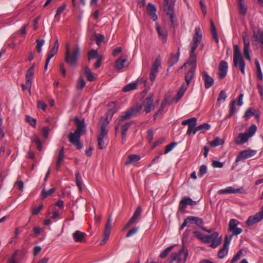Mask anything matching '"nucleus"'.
Masks as SVG:
<instances>
[{
  "label": "nucleus",
  "instance_id": "1",
  "mask_svg": "<svg viewBox=\"0 0 263 263\" xmlns=\"http://www.w3.org/2000/svg\"><path fill=\"white\" fill-rule=\"evenodd\" d=\"M153 97V94L150 95L143 101L141 104H137L126 112H123L119 121H125L137 116L141 111L143 106L144 107V111L146 113L151 112L152 108H154Z\"/></svg>",
  "mask_w": 263,
  "mask_h": 263
},
{
  "label": "nucleus",
  "instance_id": "2",
  "mask_svg": "<svg viewBox=\"0 0 263 263\" xmlns=\"http://www.w3.org/2000/svg\"><path fill=\"white\" fill-rule=\"evenodd\" d=\"M200 31L201 30L199 27L196 28L195 33L193 39V43L191 44L190 58L189 62H188V64L189 63L191 65V68L194 67V70L196 69V57L194 54V52L202 40V34L200 33Z\"/></svg>",
  "mask_w": 263,
  "mask_h": 263
},
{
  "label": "nucleus",
  "instance_id": "3",
  "mask_svg": "<svg viewBox=\"0 0 263 263\" xmlns=\"http://www.w3.org/2000/svg\"><path fill=\"white\" fill-rule=\"evenodd\" d=\"M80 55V48L78 45H76L71 53L68 44L66 45L65 52V61L71 67H75L77 65V61Z\"/></svg>",
  "mask_w": 263,
  "mask_h": 263
},
{
  "label": "nucleus",
  "instance_id": "4",
  "mask_svg": "<svg viewBox=\"0 0 263 263\" xmlns=\"http://www.w3.org/2000/svg\"><path fill=\"white\" fill-rule=\"evenodd\" d=\"M233 64L235 67H238L243 74H245L246 64L238 45L234 46Z\"/></svg>",
  "mask_w": 263,
  "mask_h": 263
},
{
  "label": "nucleus",
  "instance_id": "5",
  "mask_svg": "<svg viewBox=\"0 0 263 263\" xmlns=\"http://www.w3.org/2000/svg\"><path fill=\"white\" fill-rule=\"evenodd\" d=\"M187 256V250L185 249L184 247H182L178 252L173 253L171 256H170L168 259L170 262L177 260L178 263H185Z\"/></svg>",
  "mask_w": 263,
  "mask_h": 263
},
{
  "label": "nucleus",
  "instance_id": "6",
  "mask_svg": "<svg viewBox=\"0 0 263 263\" xmlns=\"http://www.w3.org/2000/svg\"><path fill=\"white\" fill-rule=\"evenodd\" d=\"M82 135H83V133L74 131L73 133H70L68 136L69 141L76 146L78 149L83 147V144L80 141L81 136Z\"/></svg>",
  "mask_w": 263,
  "mask_h": 263
},
{
  "label": "nucleus",
  "instance_id": "7",
  "mask_svg": "<svg viewBox=\"0 0 263 263\" xmlns=\"http://www.w3.org/2000/svg\"><path fill=\"white\" fill-rule=\"evenodd\" d=\"M111 229V217L109 216L107 222L105 224V228L104 230V233L103 234V238L100 242V245H104L106 241L109 239L110 231Z\"/></svg>",
  "mask_w": 263,
  "mask_h": 263
},
{
  "label": "nucleus",
  "instance_id": "8",
  "mask_svg": "<svg viewBox=\"0 0 263 263\" xmlns=\"http://www.w3.org/2000/svg\"><path fill=\"white\" fill-rule=\"evenodd\" d=\"M256 151L253 149H247L241 151L237 156L235 163H237L239 161L250 158L256 154Z\"/></svg>",
  "mask_w": 263,
  "mask_h": 263
},
{
  "label": "nucleus",
  "instance_id": "9",
  "mask_svg": "<svg viewBox=\"0 0 263 263\" xmlns=\"http://www.w3.org/2000/svg\"><path fill=\"white\" fill-rule=\"evenodd\" d=\"M171 3H173V5H174L175 0H171ZM164 10L166 14L170 16V22L172 23V25H173L174 18V9L173 6L169 3V1H168V3H167L164 2Z\"/></svg>",
  "mask_w": 263,
  "mask_h": 263
},
{
  "label": "nucleus",
  "instance_id": "10",
  "mask_svg": "<svg viewBox=\"0 0 263 263\" xmlns=\"http://www.w3.org/2000/svg\"><path fill=\"white\" fill-rule=\"evenodd\" d=\"M218 193L219 195L224 194H245L246 191L242 187L235 189L234 187L229 186L225 189L218 191Z\"/></svg>",
  "mask_w": 263,
  "mask_h": 263
},
{
  "label": "nucleus",
  "instance_id": "11",
  "mask_svg": "<svg viewBox=\"0 0 263 263\" xmlns=\"http://www.w3.org/2000/svg\"><path fill=\"white\" fill-rule=\"evenodd\" d=\"M263 219V215L260 212H259L253 216H250L246 221V224L248 226H252Z\"/></svg>",
  "mask_w": 263,
  "mask_h": 263
},
{
  "label": "nucleus",
  "instance_id": "12",
  "mask_svg": "<svg viewBox=\"0 0 263 263\" xmlns=\"http://www.w3.org/2000/svg\"><path fill=\"white\" fill-rule=\"evenodd\" d=\"M73 121L77 126V129L75 131L84 134L86 131V125L84 119L80 120L78 117H75Z\"/></svg>",
  "mask_w": 263,
  "mask_h": 263
},
{
  "label": "nucleus",
  "instance_id": "13",
  "mask_svg": "<svg viewBox=\"0 0 263 263\" xmlns=\"http://www.w3.org/2000/svg\"><path fill=\"white\" fill-rule=\"evenodd\" d=\"M196 204V202L193 201L191 198L188 197H183L179 202V210H184L187 205H192Z\"/></svg>",
  "mask_w": 263,
  "mask_h": 263
},
{
  "label": "nucleus",
  "instance_id": "14",
  "mask_svg": "<svg viewBox=\"0 0 263 263\" xmlns=\"http://www.w3.org/2000/svg\"><path fill=\"white\" fill-rule=\"evenodd\" d=\"M228 68V63L225 61H222L219 65V77L220 79H223L227 75Z\"/></svg>",
  "mask_w": 263,
  "mask_h": 263
},
{
  "label": "nucleus",
  "instance_id": "15",
  "mask_svg": "<svg viewBox=\"0 0 263 263\" xmlns=\"http://www.w3.org/2000/svg\"><path fill=\"white\" fill-rule=\"evenodd\" d=\"M180 56V47L177 48V52L176 54H174L173 53H171L170 58L168 59L167 64L168 65V67H172L175 64H176Z\"/></svg>",
  "mask_w": 263,
  "mask_h": 263
},
{
  "label": "nucleus",
  "instance_id": "16",
  "mask_svg": "<svg viewBox=\"0 0 263 263\" xmlns=\"http://www.w3.org/2000/svg\"><path fill=\"white\" fill-rule=\"evenodd\" d=\"M253 37L254 39L252 40V42H256L261 43L263 48V30H261V29L259 28L257 31L253 30Z\"/></svg>",
  "mask_w": 263,
  "mask_h": 263
},
{
  "label": "nucleus",
  "instance_id": "17",
  "mask_svg": "<svg viewBox=\"0 0 263 263\" xmlns=\"http://www.w3.org/2000/svg\"><path fill=\"white\" fill-rule=\"evenodd\" d=\"M202 77L204 81V87L206 89L210 88L214 84V79L206 71L202 73Z\"/></svg>",
  "mask_w": 263,
  "mask_h": 263
},
{
  "label": "nucleus",
  "instance_id": "18",
  "mask_svg": "<svg viewBox=\"0 0 263 263\" xmlns=\"http://www.w3.org/2000/svg\"><path fill=\"white\" fill-rule=\"evenodd\" d=\"M86 234L80 231H76L72 234L73 238L76 242H82L85 241Z\"/></svg>",
  "mask_w": 263,
  "mask_h": 263
},
{
  "label": "nucleus",
  "instance_id": "19",
  "mask_svg": "<svg viewBox=\"0 0 263 263\" xmlns=\"http://www.w3.org/2000/svg\"><path fill=\"white\" fill-rule=\"evenodd\" d=\"M156 11V7L153 4L151 3L148 4L147 6V11L148 15L154 21H156L157 19Z\"/></svg>",
  "mask_w": 263,
  "mask_h": 263
},
{
  "label": "nucleus",
  "instance_id": "20",
  "mask_svg": "<svg viewBox=\"0 0 263 263\" xmlns=\"http://www.w3.org/2000/svg\"><path fill=\"white\" fill-rule=\"evenodd\" d=\"M196 70H194V67L190 68L187 72L185 74L184 79L187 85V87H189L192 80L194 78Z\"/></svg>",
  "mask_w": 263,
  "mask_h": 263
},
{
  "label": "nucleus",
  "instance_id": "21",
  "mask_svg": "<svg viewBox=\"0 0 263 263\" xmlns=\"http://www.w3.org/2000/svg\"><path fill=\"white\" fill-rule=\"evenodd\" d=\"M249 138V136L246 133H240L235 142L237 145H241L247 142Z\"/></svg>",
  "mask_w": 263,
  "mask_h": 263
},
{
  "label": "nucleus",
  "instance_id": "22",
  "mask_svg": "<svg viewBox=\"0 0 263 263\" xmlns=\"http://www.w3.org/2000/svg\"><path fill=\"white\" fill-rule=\"evenodd\" d=\"M156 30L159 34V37L162 40L163 43H165L167 41V33L165 29H161V27L158 23H156Z\"/></svg>",
  "mask_w": 263,
  "mask_h": 263
},
{
  "label": "nucleus",
  "instance_id": "23",
  "mask_svg": "<svg viewBox=\"0 0 263 263\" xmlns=\"http://www.w3.org/2000/svg\"><path fill=\"white\" fill-rule=\"evenodd\" d=\"M187 85L183 83L180 87L179 90L177 92L176 96L174 98V100L176 103L178 102L179 100L183 97L185 91L187 89Z\"/></svg>",
  "mask_w": 263,
  "mask_h": 263
},
{
  "label": "nucleus",
  "instance_id": "24",
  "mask_svg": "<svg viewBox=\"0 0 263 263\" xmlns=\"http://www.w3.org/2000/svg\"><path fill=\"white\" fill-rule=\"evenodd\" d=\"M127 62V59L121 57L115 62V67L118 70H121L125 67V63Z\"/></svg>",
  "mask_w": 263,
  "mask_h": 263
},
{
  "label": "nucleus",
  "instance_id": "25",
  "mask_svg": "<svg viewBox=\"0 0 263 263\" xmlns=\"http://www.w3.org/2000/svg\"><path fill=\"white\" fill-rule=\"evenodd\" d=\"M34 75V71L32 70V68H29L26 72L25 75V80L27 81L28 87L30 88L31 87L32 79Z\"/></svg>",
  "mask_w": 263,
  "mask_h": 263
},
{
  "label": "nucleus",
  "instance_id": "26",
  "mask_svg": "<svg viewBox=\"0 0 263 263\" xmlns=\"http://www.w3.org/2000/svg\"><path fill=\"white\" fill-rule=\"evenodd\" d=\"M141 157L139 155L132 154L128 156L127 159L126 161L125 164L127 165L130 163L137 162L140 160Z\"/></svg>",
  "mask_w": 263,
  "mask_h": 263
},
{
  "label": "nucleus",
  "instance_id": "27",
  "mask_svg": "<svg viewBox=\"0 0 263 263\" xmlns=\"http://www.w3.org/2000/svg\"><path fill=\"white\" fill-rule=\"evenodd\" d=\"M188 219L191 223H195L198 227L201 228L203 224V221L201 219L197 217L189 216Z\"/></svg>",
  "mask_w": 263,
  "mask_h": 263
},
{
  "label": "nucleus",
  "instance_id": "28",
  "mask_svg": "<svg viewBox=\"0 0 263 263\" xmlns=\"http://www.w3.org/2000/svg\"><path fill=\"white\" fill-rule=\"evenodd\" d=\"M211 32L212 34L213 39L215 40L217 43H219V39L218 37L217 32L214 24L212 20H210Z\"/></svg>",
  "mask_w": 263,
  "mask_h": 263
},
{
  "label": "nucleus",
  "instance_id": "29",
  "mask_svg": "<svg viewBox=\"0 0 263 263\" xmlns=\"http://www.w3.org/2000/svg\"><path fill=\"white\" fill-rule=\"evenodd\" d=\"M161 65V59L160 55L158 56V57L156 59L155 62L153 63L152 65V67L151 69V71L158 72V68Z\"/></svg>",
  "mask_w": 263,
  "mask_h": 263
},
{
  "label": "nucleus",
  "instance_id": "30",
  "mask_svg": "<svg viewBox=\"0 0 263 263\" xmlns=\"http://www.w3.org/2000/svg\"><path fill=\"white\" fill-rule=\"evenodd\" d=\"M84 72L88 81L92 82L95 80V77L93 76L91 70L87 66H86L84 68Z\"/></svg>",
  "mask_w": 263,
  "mask_h": 263
},
{
  "label": "nucleus",
  "instance_id": "31",
  "mask_svg": "<svg viewBox=\"0 0 263 263\" xmlns=\"http://www.w3.org/2000/svg\"><path fill=\"white\" fill-rule=\"evenodd\" d=\"M132 122L126 123L122 126V142L126 140V132L132 125Z\"/></svg>",
  "mask_w": 263,
  "mask_h": 263
},
{
  "label": "nucleus",
  "instance_id": "32",
  "mask_svg": "<svg viewBox=\"0 0 263 263\" xmlns=\"http://www.w3.org/2000/svg\"><path fill=\"white\" fill-rule=\"evenodd\" d=\"M55 191V188L52 187L48 191H46L45 189L42 190L41 197L42 199H45L48 196L51 195Z\"/></svg>",
  "mask_w": 263,
  "mask_h": 263
},
{
  "label": "nucleus",
  "instance_id": "33",
  "mask_svg": "<svg viewBox=\"0 0 263 263\" xmlns=\"http://www.w3.org/2000/svg\"><path fill=\"white\" fill-rule=\"evenodd\" d=\"M197 118L193 117L187 120H183L182 122V124L183 125H188L189 126L196 125H197Z\"/></svg>",
  "mask_w": 263,
  "mask_h": 263
},
{
  "label": "nucleus",
  "instance_id": "34",
  "mask_svg": "<svg viewBox=\"0 0 263 263\" xmlns=\"http://www.w3.org/2000/svg\"><path fill=\"white\" fill-rule=\"evenodd\" d=\"M142 213V208L141 206H138L134 212L133 216L130 218L133 221L136 222V220L139 218Z\"/></svg>",
  "mask_w": 263,
  "mask_h": 263
},
{
  "label": "nucleus",
  "instance_id": "35",
  "mask_svg": "<svg viewBox=\"0 0 263 263\" xmlns=\"http://www.w3.org/2000/svg\"><path fill=\"white\" fill-rule=\"evenodd\" d=\"M138 86V82L130 83L122 89L123 91L127 92L135 89Z\"/></svg>",
  "mask_w": 263,
  "mask_h": 263
},
{
  "label": "nucleus",
  "instance_id": "36",
  "mask_svg": "<svg viewBox=\"0 0 263 263\" xmlns=\"http://www.w3.org/2000/svg\"><path fill=\"white\" fill-rule=\"evenodd\" d=\"M239 13L243 15L247 13V8L244 5L243 0H238Z\"/></svg>",
  "mask_w": 263,
  "mask_h": 263
},
{
  "label": "nucleus",
  "instance_id": "37",
  "mask_svg": "<svg viewBox=\"0 0 263 263\" xmlns=\"http://www.w3.org/2000/svg\"><path fill=\"white\" fill-rule=\"evenodd\" d=\"M64 147H62L61 149L59 151V155L57 158L56 165L58 166V165H60L61 162L63 161V159L64 157Z\"/></svg>",
  "mask_w": 263,
  "mask_h": 263
},
{
  "label": "nucleus",
  "instance_id": "38",
  "mask_svg": "<svg viewBox=\"0 0 263 263\" xmlns=\"http://www.w3.org/2000/svg\"><path fill=\"white\" fill-rule=\"evenodd\" d=\"M86 83L85 82L84 79L80 77L78 79L77 81V84L76 85V88L78 90H82L83 88L85 86Z\"/></svg>",
  "mask_w": 263,
  "mask_h": 263
},
{
  "label": "nucleus",
  "instance_id": "39",
  "mask_svg": "<svg viewBox=\"0 0 263 263\" xmlns=\"http://www.w3.org/2000/svg\"><path fill=\"white\" fill-rule=\"evenodd\" d=\"M224 143V141L220 139L219 137L215 138L212 141L210 142L211 146L216 147Z\"/></svg>",
  "mask_w": 263,
  "mask_h": 263
},
{
  "label": "nucleus",
  "instance_id": "40",
  "mask_svg": "<svg viewBox=\"0 0 263 263\" xmlns=\"http://www.w3.org/2000/svg\"><path fill=\"white\" fill-rule=\"evenodd\" d=\"M257 130V127L255 124L250 126L246 133L249 137L253 136Z\"/></svg>",
  "mask_w": 263,
  "mask_h": 263
},
{
  "label": "nucleus",
  "instance_id": "41",
  "mask_svg": "<svg viewBox=\"0 0 263 263\" xmlns=\"http://www.w3.org/2000/svg\"><path fill=\"white\" fill-rule=\"evenodd\" d=\"M228 249L229 248L228 247L222 246V248H221L218 252V257L220 258H223L225 256H226L228 252Z\"/></svg>",
  "mask_w": 263,
  "mask_h": 263
},
{
  "label": "nucleus",
  "instance_id": "42",
  "mask_svg": "<svg viewBox=\"0 0 263 263\" xmlns=\"http://www.w3.org/2000/svg\"><path fill=\"white\" fill-rule=\"evenodd\" d=\"M76 181L77 186L79 187V190L80 192L82 190V181L81 177L80 176L79 172H77L76 174Z\"/></svg>",
  "mask_w": 263,
  "mask_h": 263
},
{
  "label": "nucleus",
  "instance_id": "43",
  "mask_svg": "<svg viewBox=\"0 0 263 263\" xmlns=\"http://www.w3.org/2000/svg\"><path fill=\"white\" fill-rule=\"evenodd\" d=\"M25 119L26 122H28L31 126L33 127H35L36 120L34 118L29 115H26Z\"/></svg>",
  "mask_w": 263,
  "mask_h": 263
},
{
  "label": "nucleus",
  "instance_id": "44",
  "mask_svg": "<svg viewBox=\"0 0 263 263\" xmlns=\"http://www.w3.org/2000/svg\"><path fill=\"white\" fill-rule=\"evenodd\" d=\"M45 41L44 39H37L36 40V49L39 53H41L42 51V47L44 45Z\"/></svg>",
  "mask_w": 263,
  "mask_h": 263
},
{
  "label": "nucleus",
  "instance_id": "45",
  "mask_svg": "<svg viewBox=\"0 0 263 263\" xmlns=\"http://www.w3.org/2000/svg\"><path fill=\"white\" fill-rule=\"evenodd\" d=\"M194 234L196 237L201 240L203 242L205 243L206 235H204L202 233L198 231H194Z\"/></svg>",
  "mask_w": 263,
  "mask_h": 263
},
{
  "label": "nucleus",
  "instance_id": "46",
  "mask_svg": "<svg viewBox=\"0 0 263 263\" xmlns=\"http://www.w3.org/2000/svg\"><path fill=\"white\" fill-rule=\"evenodd\" d=\"M222 241V237L220 236L216 239H214L211 241V247L213 248H215L221 244Z\"/></svg>",
  "mask_w": 263,
  "mask_h": 263
},
{
  "label": "nucleus",
  "instance_id": "47",
  "mask_svg": "<svg viewBox=\"0 0 263 263\" xmlns=\"http://www.w3.org/2000/svg\"><path fill=\"white\" fill-rule=\"evenodd\" d=\"M210 125L208 123H204L196 127L195 131L203 130V132L209 129Z\"/></svg>",
  "mask_w": 263,
  "mask_h": 263
},
{
  "label": "nucleus",
  "instance_id": "48",
  "mask_svg": "<svg viewBox=\"0 0 263 263\" xmlns=\"http://www.w3.org/2000/svg\"><path fill=\"white\" fill-rule=\"evenodd\" d=\"M109 123L108 117L104 118L103 117H101L100 120V128H106V126Z\"/></svg>",
  "mask_w": 263,
  "mask_h": 263
},
{
  "label": "nucleus",
  "instance_id": "49",
  "mask_svg": "<svg viewBox=\"0 0 263 263\" xmlns=\"http://www.w3.org/2000/svg\"><path fill=\"white\" fill-rule=\"evenodd\" d=\"M98 56V53L97 50L91 49L88 53V59L90 61L92 59L96 58Z\"/></svg>",
  "mask_w": 263,
  "mask_h": 263
},
{
  "label": "nucleus",
  "instance_id": "50",
  "mask_svg": "<svg viewBox=\"0 0 263 263\" xmlns=\"http://www.w3.org/2000/svg\"><path fill=\"white\" fill-rule=\"evenodd\" d=\"M96 42L97 45H100L102 42L104 41V36L102 34H95Z\"/></svg>",
  "mask_w": 263,
  "mask_h": 263
},
{
  "label": "nucleus",
  "instance_id": "51",
  "mask_svg": "<svg viewBox=\"0 0 263 263\" xmlns=\"http://www.w3.org/2000/svg\"><path fill=\"white\" fill-rule=\"evenodd\" d=\"M173 246H170L166 248L163 252H162L160 254V257L163 258L166 257L169 254V253L172 251Z\"/></svg>",
  "mask_w": 263,
  "mask_h": 263
},
{
  "label": "nucleus",
  "instance_id": "52",
  "mask_svg": "<svg viewBox=\"0 0 263 263\" xmlns=\"http://www.w3.org/2000/svg\"><path fill=\"white\" fill-rule=\"evenodd\" d=\"M255 110L253 108H250L247 109L245 114L244 117L246 118V119H248L250 118L253 115H255Z\"/></svg>",
  "mask_w": 263,
  "mask_h": 263
},
{
  "label": "nucleus",
  "instance_id": "53",
  "mask_svg": "<svg viewBox=\"0 0 263 263\" xmlns=\"http://www.w3.org/2000/svg\"><path fill=\"white\" fill-rule=\"evenodd\" d=\"M218 233L217 232H215L210 235H206L205 243H209L210 241L214 240V239H216L218 238Z\"/></svg>",
  "mask_w": 263,
  "mask_h": 263
},
{
  "label": "nucleus",
  "instance_id": "54",
  "mask_svg": "<svg viewBox=\"0 0 263 263\" xmlns=\"http://www.w3.org/2000/svg\"><path fill=\"white\" fill-rule=\"evenodd\" d=\"M249 47L250 46H245L243 47V54L245 58L251 61V57L250 55V52H249Z\"/></svg>",
  "mask_w": 263,
  "mask_h": 263
},
{
  "label": "nucleus",
  "instance_id": "55",
  "mask_svg": "<svg viewBox=\"0 0 263 263\" xmlns=\"http://www.w3.org/2000/svg\"><path fill=\"white\" fill-rule=\"evenodd\" d=\"M177 145V143L175 142H173L171 143L170 144L167 145L165 146V151H164V154H166L170 152H171L173 148Z\"/></svg>",
  "mask_w": 263,
  "mask_h": 263
},
{
  "label": "nucleus",
  "instance_id": "56",
  "mask_svg": "<svg viewBox=\"0 0 263 263\" xmlns=\"http://www.w3.org/2000/svg\"><path fill=\"white\" fill-rule=\"evenodd\" d=\"M239 222L234 219H232L230 220L229 229L230 231L237 227Z\"/></svg>",
  "mask_w": 263,
  "mask_h": 263
},
{
  "label": "nucleus",
  "instance_id": "57",
  "mask_svg": "<svg viewBox=\"0 0 263 263\" xmlns=\"http://www.w3.org/2000/svg\"><path fill=\"white\" fill-rule=\"evenodd\" d=\"M206 173H207L206 166L205 165H202L199 168V176L200 177H202Z\"/></svg>",
  "mask_w": 263,
  "mask_h": 263
},
{
  "label": "nucleus",
  "instance_id": "58",
  "mask_svg": "<svg viewBox=\"0 0 263 263\" xmlns=\"http://www.w3.org/2000/svg\"><path fill=\"white\" fill-rule=\"evenodd\" d=\"M104 139V138L98 137L97 141L98 147L100 149H103L105 148Z\"/></svg>",
  "mask_w": 263,
  "mask_h": 263
},
{
  "label": "nucleus",
  "instance_id": "59",
  "mask_svg": "<svg viewBox=\"0 0 263 263\" xmlns=\"http://www.w3.org/2000/svg\"><path fill=\"white\" fill-rule=\"evenodd\" d=\"M66 8V4H63L60 7H59L56 12V14L55 15V17L57 18L58 16H60L61 14L63 12V11Z\"/></svg>",
  "mask_w": 263,
  "mask_h": 263
},
{
  "label": "nucleus",
  "instance_id": "60",
  "mask_svg": "<svg viewBox=\"0 0 263 263\" xmlns=\"http://www.w3.org/2000/svg\"><path fill=\"white\" fill-rule=\"evenodd\" d=\"M139 229L138 227H134L130 230L126 235V237H129L130 236L136 234Z\"/></svg>",
  "mask_w": 263,
  "mask_h": 263
},
{
  "label": "nucleus",
  "instance_id": "61",
  "mask_svg": "<svg viewBox=\"0 0 263 263\" xmlns=\"http://www.w3.org/2000/svg\"><path fill=\"white\" fill-rule=\"evenodd\" d=\"M232 235H230V236H228L227 235L225 236L223 246H224V247L229 248V246L232 239Z\"/></svg>",
  "mask_w": 263,
  "mask_h": 263
},
{
  "label": "nucleus",
  "instance_id": "62",
  "mask_svg": "<svg viewBox=\"0 0 263 263\" xmlns=\"http://www.w3.org/2000/svg\"><path fill=\"white\" fill-rule=\"evenodd\" d=\"M196 125H192L188 126V129L186 132V134L190 135L192 133H193L194 135L196 134L197 131H195Z\"/></svg>",
  "mask_w": 263,
  "mask_h": 263
},
{
  "label": "nucleus",
  "instance_id": "63",
  "mask_svg": "<svg viewBox=\"0 0 263 263\" xmlns=\"http://www.w3.org/2000/svg\"><path fill=\"white\" fill-rule=\"evenodd\" d=\"M154 132L153 129H150L147 130V139L149 142H151L153 139Z\"/></svg>",
  "mask_w": 263,
  "mask_h": 263
},
{
  "label": "nucleus",
  "instance_id": "64",
  "mask_svg": "<svg viewBox=\"0 0 263 263\" xmlns=\"http://www.w3.org/2000/svg\"><path fill=\"white\" fill-rule=\"evenodd\" d=\"M227 97V94L224 90H221L219 94L218 98L217 99L218 101H220L222 100H224Z\"/></svg>",
  "mask_w": 263,
  "mask_h": 263
}]
</instances>
